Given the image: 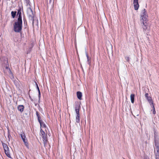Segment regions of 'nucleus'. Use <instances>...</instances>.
I'll return each mask as SVG.
<instances>
[{
    "mask_svg": "<svg viewBox=\"0 0 159 159\" xmlns=\"http://www.w3.org/2000/svg\"><path fill=\"white\" fill-rule=\"evenodd\" d=\"M14 30L16 32H20L22 28V20H17L13 24Z\"/></svg>",
    "mask_w": 159,
    "mask_h": 159,
    "instance_id": "nucleus-1",
    "label": "nucleus"
},
{
    "mask_svg": "<svg viewBox=\"0 0 159 159\" xmlns=\"http://www.w3.org/2000/svg\"><path fill=\"white\" fill-rule=\"evenodd\" d=\"M27 14L29 19L32 21V25H34V13L31 8H28L27 9Z\"/></svg>",
    "mask_w": 159,
    "mask_h": 159,
    "instance_id": "nucleus-2",
    "label": "nucleus"
},
{
    "mask_svg": "<svg viewBox=\"0 0 159 159\" xmlns=\"http://www.w3.org/2000/svg\"><path fill=\"white\" fill-rule=\"evenodd\" d=\"M80 109V104H76L75 107V110L76 116V121L77 123H79L80 121L79 111Z\"/></svg>",
    "mask_w": 159,
    "mask_h": 159,
    "instance_id": "nucleus-3",
    "label": "nucleus"
},
{
    "mask_svg": "<svg viewBox=\"0 0 159 159\" xmlns=\"http://www.w3.org/2000/svg\"><path fill=\"white\" fill-rule=\"evenodd\" d=\"M141 25L143 29V32H145L146 30L149 31L150 28L148 25V24L147 23L146 20L140 21Z\"/></svg>",
    "mask_w": 159,
    "mask_h": 159,
    "instance_id": "nucleus-4",
    "label": "nucleus"
},
{
    "mask_svg": "<svg viewBox=\"0 0 159 159\" xmlns=\"http://www.w3.org/2000/svg\"><path fill=\"white\" fill-rule=\"evenodd\" d=\"M148 17L147 12L145 9H143L142 11L141 15L140 21L146 20Z\"/></svg>",
    "mask_w": 159,
    "mask_h": 159,
    "instance_id": "nucleus-5",
    "label": "nucleus"
},
{
    "mask_svg": "<svg viewBox=\"0 0 159 159\" xmlns=\"http://www.w3.org/2000/svg\"><path fill=\"white\" fill-rule=\"evenodd\" d=\"M20 135L23 142H24L25 145L27 148H29V146L27 142V140L26 139L25 134L23 132H21Z\"/></svg>",
    "mask_w": 159,
    "mask_h": 159,
    "instance_id": "nucleus-6",
    "label": "nucleus"
},
{
    "mask_svg": "<svg viewBox=\"0 0 159 159\" xmlns=\"http://www.w3.org/2000/svg\"><path fill=\"white\" fill-rule=\"evenodd\" d=\"M2 144L6 154L8 157L11 158L9 150V148L7 145L4 143H2Z\"/></svg>",
    "mask_w": 159,
    "mask_h": 159,
    "instance_id": "nucleus-7",
    "label": "nucleus"
},
{
    "mask_svg": "<svg viewBox=\"0 0 159 159\" xmlns=\"http://www.w3.org/2000/svg\"><path fill=\"white\" fill-rule=\"evenodd\" d=\"M155 146L156 147V150L155 151L156 155V159H159V144L155 141Z\"/></svg>",
    "mask_w": 159,
    "mask_h": 159,
    "instance_id": "nucleus-8",
    "label": "nucleus"
},
{
    "mask_svg": "<svg viewBox=\"0 0 159 159\" xmlns=\"http://www.w3.org/2000/svg\"><path fill=\"white\" fill-rule=\"evenodd\" d=\"M138 0H134V9L135 10H138L139 8V5L138 2Z\"/></svg>",
    "mask_w": 159,
    "mask_h": 159,
    "instance_id": "nucleus-9",
    "label": "nucleus"
},
{
    "mask_svg": "<svg viewBox=\"0 0 159 159\" xmlns=\"http://www.w3.org/2000/svg\"><path fill=\"white\" fill-rule=\"evenodd\" d=\"M21 8L19 7V9L17 10V16H18V17L17 20H22V16H21Z\"/></svg>",
    "mask_w": 159,
    "mask_h": 159,
    "instance_id": "nucleus-10",
    "label": "nucleus"
},
{
    "mask_svg": "<svg viewBox=\"0 0 159 159\" xmlns=\"http://www.w3.org/2000/svg\"><path fill=\"white\" fill-rule=\"evenodd\" d=\"M24 107L23 105H19L17 107L18 110L21 112H22L24 109Z\"/></svg>",
    "mask_w": 159,
    "mask_h": 159,
    "instance_id": "nucleus-11",
    "label": "nucleus"
},
{
    "mask_svg": "<svg viewBox=\"0 0 159 159\" xmlns=\"http://www.w3.org/2000/svg\"><path fill=\"white\" fill-rule=\"evenodd\" d=\"M40 132L41 133V136L43 139L47 138V135H46L42 129H41Z\"/></svg>",
    "mask_w": 159,
    "mask_h": 159,
    "instance_id": "nucleus-12",
    "label": "nucleus"
},
{
    "mask_svg": "<svg viewBox=\"0 0 159 159\" xmlns=\"http://www.w3.org/2000/svg\"><path fill=\"white\" fill-rule=\"evenodd\" d=\"M77 95L78 98L79 99L81 100L82 99V93L80 92H77Z\"/></svg>",
    "mask_w": 159,
    "mask_h": 159,
    "instance_id": "nucleus-13",
    "label": "nucleus"
},
{
    "mask_svg": "<svg viewBox=\"0 0 159 159\" xmlns=\"http://www.w3.org/2000/svg\"><path fill=\"white\" fill-rule=\"evenodd\" d=\"M146 98L150 105H153V101L152 100V98L151 97H149Z\"/></svg>",
    "mask_w": 159,
    "mask_h": 159,
    "instance_id": "nucleus-14",
    "label": "nucleus"
},
{
    "mask_svg": "<svg viewBox=\"0 0 159 159\" xmlns=\"http://www.w3.org/2000/svg\"><path fill=\"white\" fill-rule=\"evenodd\" d=\"M135 95L134 94H131L130 95V99L131 102L133 103L134 102V98Z\"/></svg>",
    "mask_w": 159,
    "mask_h": 159,
    "instance_id": "nucleus-15",
    "label": "nucleus"
},
{
    "mask_svg": "<svg viewBox=\"0 0 159 159\" xmlns=\"http://www.w3.org/2000/svg\"><path fill=\"white\" fill-rule=\"evenodd\" d=\"M43 143H44V147H45L46 145H47V142H48L47 138H46L45 139H43Z\"/></svg>",
    "mask_w": 159,
    "mask_h": 159,
    "instance_id": "nucleus-16",
    "label": "nucleus"
},
{
    "mask_svg": "<svg viewBox=\"0 0 159 159\" xmlns=\"http://www.w3.org/2000/svg\"><path fill=\"white\" fill-rule=\"evenodd\" d=\"M1 60L2 61L4 60L3 64H7V58L2 57L1 58Z\"/></svg>",
    "mask_w": 159,
    "mask_h": 159,
    "instance_id": "nucleus-17",
    "label": "nucleus"
},
{
    "mask_svg": "<svg viewBox=\"0 0 159 159\" xmlns=\"http://www.w3.org/2000/svg\"><path fill=\"white\" fill-rule=\"evenodd\" d=\"M16 11H12L11 12V16L13 18H14L16 16Z\"/></svg>",
    "mask_w": 159,
    "mask_h": 159,
    "instance_id": "nucleus-18",
    "label": "nucleus"
},
{
    "mask_svg": "<svg viewBox=\"0 0 159 159\" xmlns=\"http://www.w3.org/2000/svg\"><path fill=\"white\" fill-rule=\"evenodd\" d=\"M37 118H38V121L40 124L41 126L42 125V121L41 120H40L41 117L40 116H38V117H37Z\"/></svg>",
    "mask_w": 159,
    "mask_h": 159,
    "instance_id": "nucleus-19",
    "label": "nucleus"
},
{
    "mask_svg": "<svg viewBox=\"0 0 159 159\" xmlns=\"http://www.w3.org/2000/svg\"><path fill=\"white\" fill-rule=\"evenodd\" d=\"M35 84H36V85L37 88V89L38 90V92H39V97H40V90L39 89V88L38 86V84L37 83H35Z\"/></svg>",
    "mask_w": 159,
    "mask_h": 159,
    "instance_id": "nucleus-20",
    "label": "nucleus"
},
{
    "mask_svg": "<svg viewBox=\"0 0 159 159\" xmlns=\"http://www.w3.org/2000/svg\"><path fill=\"white\" fill-rule=\"evenodd\" d=\"M152 107L153 108V113L154 114H156V111H155V109L154 107V106L153 105H152Z\"/></svg>",
    "mask_w": 159,
    "mask_h": 159,
    "instance_id": "nucleus-21",
    "label": "nucleus"
},
{
    "mask_svg": "<svg viewBox=\"0 0 159 159\" xmlns=\"http://www.w3.org/2000/svg\"><path fill=\"white\" fill-rule=\"evenodd\" d=\"M145 96L146 98H147L149 97L148 96V93H146Z\"/></svg>",
    "mask_w": 159,
    "mask_h": 159,
    "instance_id": "nucleus-22",
    "label": "nucleus"
},
{
    "mask_svg": "<svg viewBox=\"0 0 159 159\" xmlns=\"http://www.w3.org/2000/svg\"><path fill=\"white\" fill-rule=\"evenodd\" d=\"M36 116H37V117H38V116H40V115H39V112L38 111H36Z\"/></svg>",
    "mask_w": 159,
    "mask_h": 159,
    "instance_id": "nucleus-23",
    "label": "nucleus"
},
{
    "mask_svg": "<svg viewBox=\"0 0 159 159\" xmlns=\"http://www.w3.org/2000/svg\"><path fill=\"white\" fill-rule=\"evenodd\" d=\"M86 57L87 58V60H88V61H89V56H88V55L87 53H86Z\"/></svg>",
    "mask_w": 159,
    "mask_h": 159,
    "instance_id": "nucleus-24",
    "label": "nucleus"
},
{
    "mask_svg": "<svg viewBox=\"0 0 159 159\" xmlns=\"http://www.w3.org/2000/svg\"><path fill=\"white\" fill-rule=\"evenodd\" d=\"M11 136L10 135V134L9 133H8V138L9 139V140L10 141V137H11Z\"/></svg>",
    "mask_w": 159,
    "mask_h": 159,
    "instance_id": "nucleus-25",
    "label": "nucleus"
},
{
    "mask_svg": "<svg viewBox=\"0 0 159 159\" xmlns=\"http://www.w3.org/2000/svg\"><path fill=\"white\" fill-rule=\"evenodd\" d=\"M125 59L128 61H129V58L128 57H125Z\"/></svg>",
    "mask_w": 159,
    "mask_h": 159,
    "instance_id": "nucleus-26",
    "label": "nucleus"
},
{
    "mask_svg": "<svg viewBox=\"0 0 159 159\" xmlns=\"http://www.w3.org/2000/svg\"><path fill=\"white\" fill-rule=\"evenodd\" d=\"M42 125H43V126H44V127L45 126V125H44V124H43V123L42 122Z\"/></svg>",
    "mask_w": 159,
    "mask_h": 159,
    "instance_id": "nucleus-27",
    "label": "nucleus"
},
{
    "mask_svg": "<svg viewBox=\"0 0 159 159\" xmlns=\"http://www.w3.org/2000/svg\"><path fill=\"white\" fill-rule=\"evenodd\" d=\"M145 159H149V158H146Z\"/></svg>",
    "mask_w": 159,
    "mask_h": 159,
    "instance_id": "nucleus-28",
    "label": "nucleus"
}]
</instances>
